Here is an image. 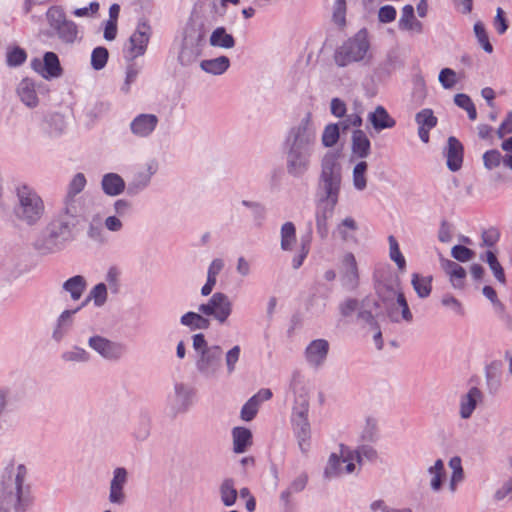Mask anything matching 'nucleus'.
<instances>
[{"label":"nucleus","mask_w":512,"mask_h":512,"mask_svg":"<svg viewBox=\"0 0 512 512\" xmlns=\"http://www.w3.org/2000/svg\"><path fill=\"white\" fill-rule=\"evenodd\" d=\"M27 470L24 465L17 467L15 478L9 477L2 482L0 488V512H8L14 508L23 512L30 502L29 486H24Z\"/></svg>","instance_id":"f257e3e1"},{"label":"nucleus","mask_w":512,"mask_h":512,"mask_svg":"<svg viewBox=\"0 0 512 512\" xmlns=\"http://www.w3.org/2000/svg\"><path fill=\"white\" fill-rule=\"evenodd\" d=\"M377 294L385 305L387 316L392 322L399 323L402 320L411 322L413 320V314L404 293L401 291L398 278L379 283Z\"/></svg>","instance_id":"f03ea898"},{"label":"nucleus","mask_w":512,"mask_h":512,"mask_svg":"<svg viewBox=\"0 0 512 512\" xmlns=\"http://www.w3.org/2000/svg\"><path fill=\"white\" fill-rule=\"evenodd\" d=\"M342 185V167L338 156L333 152L326 153L321 161V172L318 180L319 199L338 204Z\"/></svg>","instance_id":"7ed1b4c3"},{"label":"nucleus","mask_w":512,"mask_h":512,"mask_svg":"<svg viewBox=\"0 0 512 512\" xmlns=\"http://www.w3.org/2000/svg\"><path fill=\"white\" fill-rule=\"evenodd\" d=\"M18 203L15 206L17 218L28 225L37 223L44 214V202L30 186L21 184L16 188Z\"/></svg>","instance_id":"20e7f679"},{"label":"nucleus","mask_w":512,"mask_h":512,"mask_svg":"<svg viewBox=\"0 0 512 512\" xmlns=\"http://www.w3.org/2000/svg\"><path fill=\"white\" fill-rule=\"evenodd\" d=\"M316 145V131L310 117L307 116L301 122L291 128L285 140V151L302 152L312 154Z\"/></svg>","instance_id":"39448f33"},{"label":"nucleus","mask_w":512,"mask_h":512,"mask_svg":"<svg viewBox=\"0 0 512 512\" xmlns=\"http://www.w3.org/2000/svg\"><path fill=\"white\" fill-rule=\"evenodd\" d=\"M309 402L305 396H300L293 407L292 427L298 446L303 453L310 448L311 429L308 420Z\"/></svg>","instance_id":"423d86ee"},{"label":"nucleus","mask_w":512,"mask_h":512,"mask_svg":"<svg viewBox=\"0 0 512 512\" xmlns=\"http://www.w3.org/2000/svg\"><path fill=\"white\" fill-rule=\"evenodd\" d=\"M370 44L366 33L358 32L354 37L344 42L335 52L334 59L338 66L345 67L353 62L364 59Z\"/></svg>","instance_id":"0eeeda50"},{"label":"nucleus","mask_w":512,"mask_h":512,"mask_svg":"<svg viewBox=\"0 0 512 512\" xmlns=\"http://www.w3.org/2000/svg\"><path fill=\"white\" fill-rule=\"evenodd\" d=\"M71 238L70 223L65 220L54 221L49 226L48 235L40 240L36 247L42 253H53L60 250Z\"/></svg>","instance_id":"6e6552de"},{"label":"nucleus","mask_w":512,"mask_h":512,"mask_svg":"<svg viewBox=\"0 0 512 512\" xmlns=\"http://www.w3.org/2000/svg\"><path fill=\"white\" fill-rule=\"evenodd\" d=\"M50 27L56 31L59 39L67 44L74 43L78 38L77 25L66 18L62 8L53 6L46 13Z\"/></svg>","instance_id":"1a4fd4ad"},{"label":"nucleus","mask_w":512,"mask_h":512,"mask_svg":"<svg viewBox=\"0 0 512 512\" xmlns=\"http://www.w3.org/2000/svg\"><path fill=\"white\" fill-rule=\"evenodd\" d=\"M199 312L206 316H213L219 323L226 322L232 312V303L224 293L213 294L207 303L201 304Z\"/></svg>","instance_id":"9d476101"},{"label":"nucleus","mask_w":512,"mask_h":512,"mask_svg":"<svg viewBox=\"0 0 512 512\" xmlns=\"http://www.w3.org/2000/svg\"><path fill=\"white\" fill-rule=\"evenodd\" d=\"M339 274L342 286L353 291L359 286L360 275L357 260L352 252H346L340 259Z\"/></svg>","instance_id":"9b49d317"},{"label":"nucleus","mask_w":512,"mask_h":512,"mask_svg":"<svg viewBox=\"0 0 512 512\" xmlns=\"http://www.w3.org/2000/svg\"><path fill=\"white\" fill-rule=\"evenodd\" d=\"M223 351L218 345L203 351L196 361L197 370L205 377H214L221 367Z\"/></svg>","instance_id":"f8f14e48"},{"label":"nucleus","mask_w":512,"mask_h":512,"mask_svg":"<svg viewBox=\"0 0 512 512\" xmlns=\"http://www.w3.org/2000/svg\"><path fill=\"white\" fill-rule=\"evenodd\" d=\"M89 346L98 352L102 357L109 360L121 358L126 348L123 344L110 341L102 336H93L88 341Z\"/></svg>","instance_id":"ddd939ff"},{"label":"nucleus","mask_w":512,"mask_h":512,"mask_svg":"<svg viewBox=\"0 0 512 512\" xmlns=\"http://www.w3.org/2000/svg\"><path fill=\"white\" fill-rule=\"evenodd\" d=\"M128 482V472L123 467H118L113 471V477L109 486V501L115 505H124L126 502L125 485Z\"/></svg>","instance_id":"4468645a"},{"label":"nucleus","mask_w":512,"mask_h":512,"mask_svg":"<svg viewBox=\"0 0 512 512\" xmlns=\"http://www.w3.org/2000/svg\"><path fill=\"white\" fill-rule=\"evenodd\" d=\"M151 27L143 21L137 25L135 32L130 36L128 51L131 58H136L146 52L150 40Z\"/></svg>","instance_id":"2eb2a0df"},{"label":"nucleus","mask_w":512,"mask_h":512,"mask_svg":"<svg viewBox=\"0 0 512 512\" xmlns=\"http://www.w3.org/2000/svg\"><path fill=\"white\" fill-rule=\"evenodd\" d=\"M31 66L45 79L57 78L62 74L59 58L54 52H46L43 61L37 58L33 59Z\"/></svg>","instance_id":"dca6fc26"},{"label":"nucleus","mask_w":512,"mask_h":512,"mask_svg":"<svg viewBox=\"0 0 512 512\" xmlns=\"http://www.w3.org/2000/svg\"><path fill=\"white\" fill-rule=\"evenodd\" d=\"M175 393L170 399L174 414L185 413L192 405L195 389L184 383L175 384Z\"/></svg>","instance_id":"f3484780"},{"label":"nucleus","mask_w":512,"mask_h":512,"mask_svg":"<svg viewBox=\"0 0 512 512\" xmlns=\"http://www.w3.org/2000/svg\"><path fill=\"white\" fill-rule=\"evenodd\" d=\"M343 461L347 462L346 472L352 473L355 470V463H361L363 459L375 461L377 459V451L370 445H362L358 449L352 451L346 446H342Z\"/></svg>","instance_id":"a211bd4d"},{"label":"nucleus","mask_w":512,"mask_h":512,"mask_svg":"<svg viewBox=\"0 0 512 512\" xmlns=\"http://www.w3.org/2000/svg\"><path fill=\"white\" fill-rule=\"evenodd\" d=\"M286 170L289 175L300 178L305 175L311 166L312 154L285 151Z\"/></svg>","instance_id":"6ab92c4d"},{"label":"nucleus","mask_w":512,"mask_h":512,"mask_svg":"<svg viewBox=\"0 0 512 512\" xmlns=\"http://www.w3.org/2000/svg\"><path fill=\"white\" fill-rule=\"evenodd\" d=\"M329 342L325 339L313 340L305 349V359L307 363L314 367L320 368L326 361L329 352Z\"/></svg>","instance_id":"aec40b11"},{"label":"nucleus","mask_w":512,"mask_h":512,"mask_svg":"<svg viewBox=\"0 0 512 512\" xmlns=\"http://www.w3.org/2000/svg\"><path fill=\"white\" fill-rule=\"evenodd\" d=\"M337 204L318 200L316 211V229L320 238L325 239L328 236V220L333 216Z\"/></svg>","instance_id":"412c9836"},{"label":"nucleus","mask_w":512,"mask_h":512,"mask_svg":"<svg viewBox=\"0 0 512 512\" xmlns=\"http://www.w3.org/2000/svg\"><path fill=\"white\" fill-rule=\"evenodd\" d=\"M483 401V393L478 387H471L468 392L460 397L459 414L464 420L469 419L478 403Z\"/></svg>","instance_id":"4be33fe9"},{"label":"nucleus","mask_w":512,"mask_h":512,"mask_svg":"<svg viewBox=\"0 0 512 512\" xmlns=\"http://www.w3.org/2000/svg\"><path fill=\"white\" fill-rule=\"evenodd\" d=\"M272 397V391L267 388L260 389L252 396L241 409V418L244 421H251L255 418L262 402Z\"/></svg>","instance_id":"5701e85b"},{"label":"nucleus","mask_w":512,"mask_h":512,"mask_svg":"<svg viewBox=\"0 0 512 512\" xmlns=\"http://www.w3.org/2000/svg\"><path fill=\"white\" fill-rule=\"evenodd\" d=\"M158 118L154 114H139L130 124L132 133L138 137H148L156 128Z\"/></svg>","instance_id":"b1692460"},{"label":"nucleus","mask_w":512,"mask_h":512,"mask_svg":"<svg viewBox=\"0 0 512 512\" xmlns=\"http://www.w3.org/2000/svg\"><path fill=\"white\" fill-rule=\"evenodd\" d=\"M464 148L462 143L455 137L448 138L445 155L448 168L455 172L462 167Z\"/></svg>","instance_id":"393cba45"},{"label":"nucleus","mask_w":512,"mask_h":512,"mask_svg":"<svg viewBox=\"0 0 512 512\" xmlns=\"http://www.w3.org/2000/svg\"><path fill=\"white\" fill-rule=\"evenodd\" d=\"M415 121L418 125V135L419 138L424 142H429V132L433 129L437 123L438 119L434 116V113L431 109H423L418 112L415 116Z\"/></svg>","instance_id":"a878e982"},{"label":"nucleus","mask_w":512,"mask_h":512,"mask_svg":"<svg viewBox=\"0 0 512 512\" xmlns=\"http://www.w3.org/2000/svg\"><path fill=\"white\" fill-rule=\"evenodd\" d=\"M352 154L357 158H367L371 153V142L366 133L361 129H356L351 137Z\"/></svg>","instance_id":"bb28decb"},{"label":"nucleus","mask_w":512,"mask_h":512,"mask_svg":"<svg viewBox=\"0 0 512 512\" xmlns=\"http://www.w3.org/2000/svg\"><path fill=\"white\" fill-rule=\"evenodd\" d=\"M368 120L377 132L391 129L396 125V120L381 105H378L373 112L368 114Z\"/></svg>","instance_id":"cd10ccee"},{"label":"nucleus","mask_w":512,"mask_h":512,"mask_svg":"<svg viewBox=\"0 0 512 512\" xmlns=\"http://www.w3.org/2000/svg\"><path fill=\"white\" fill-rule=\"evenodd\" d=\"M17 94L20 100L28 107H36L39 103L36 84L30 78H24L20 81L17 87Z\"/></svg>","instance_id":"c85d7f7f"},{"label":"nucleus","mask_w":512,"mask_h":512,"mask_svg":"<svg viewBox=\"0 0 512 512\" xmlns=\"http://www.w3.org/2000/svg\"><path fill=\"white\" fill-rule=\"evenodd\" d=\"M398 27L403 31H410L415 33L423 32V24L415 17L414 7L412 5L408 4L402 8Z\"/></svg>","instance_id":"c756f323"},{"label":"nucleus","mask_w":512,"mask_h":512,"mask_svg":"<svg viewBox=\"0 0 512 512\" xmlns=\"http://www.w3.org/2000/svg\"><path fill=\"white\" fill-rule=\"evenodd\" d=\"M233 450L235 453L246 452L253 443L252 433L248 428L235 427L232 430Z\"/></svg>","instance_id":"7c9ffc66"},{"label":"nucleus","mask_w":512,"mask_h":512,"mask_svg":"<svg viewBox=\"0 0 512 512\" xmlns=\"http://www.w3.org/2000/svg\"><path fill=\"white\" fill-rule=\"evenodd\" d=\"M442 267L444 271L450 276V281L454 288H462L466 278V270L458 263L443 259Z\"/></svg>","instance_id":"2f4dec72"},{"label":"nucleus","mask_w":512,"mask_h":512,"mask_svg":"<svg viewBox=\"0 0 512 512\" xmlns=\"http://www.w3.org/2000/svg\"><path fill=\"white\" fill-rule=\"evenodd\" d=\"M86 185V178L83 173H77L68 186V194H67V203L65 212L67 215L74 216L76 212V208L69 204L72 201V198L80 193Z\"/></svg>","instance_id":"473e14b6"},{"label":"nucleus","mask_w":512,"mask_h":512,"mask_svg":"<svg viewBox=\"0 0 512 512\" xmlns=\"http://www.w3.org/2000/svg\"><path fill=\"white\" fill-rule=\"evenodd\" d=\"M342 446L343 445L340 446V456H338L336 453H332L330 455L327 466L324 471L325 477L333 478L340 476L342 474H348L346 472L347 462L343 461Z\"/></svg>","instance_id":"72a5a7b5"},{"label":"nucleus","mask_w":512,"mask_h":512,"mask_svg":"<svg viewBox=\"0 0 512 512\" xmlns=\"http://www.w3.org/2000/svg\"><path fill=\"white\" fill-rule=\"evenodd\" d=\"M102 189L107 195L115 196L123 192L124 180L116 173H108L103 176Z\"/></svg>","instance_id":"f704fd0d"},{"label":"nucleus","mask_w":512,"mask_h":512,"mask_svg":"<svg viewBox=\"0 0 512 512\" xmlns=\"http://www.w3.org/2000/svg\"><path fill=\"white\" fill-rule=\"evenodd\" d=\"M428 473L431 475L430 488L434 492H439L442 489L443 483L446 479V471L443 460H436L434 465L428 468Z\"/></svg>","instance_id":"c9c22d12"},{"label":"nucleus","mask_w":512,"mask_h":512,"mask_svg":"<svg viewBox=\"0 0 512 512\" xmlns=\"http://www.w3.org/2000/svg\"><path fill=\"white\" fill-rule=\"evenodd\" d=\"M200 66L207 73L220 75L229 68L230 60L226 56H220L214 59L203 60Z\"/></svg>","instance_id":"e433bc0d"},{"label":"nucleus","mask_w":512,"mask_h":512,"mask_svg":"<svg viewBox=\"0 0 512 512\" xmlns=\"http://www.w3.org/2000/svg\"><path fill=\"white\" fill-rule=\"evenodd\" d=\"M180 322L191 330H205L210 327V320L195 312H187L181 317Z\"/></svg>","instance_id":"4c0bfd02"},{"label":"nucleus","mask_w":512,"mask_h":512,"mask_svg":"<svg viewBox=\"0 0 512 512\" xmlns=\"http://www.w3.org/2000/svg\"><path fill=\"white\" fill-rule=\"evenodd\" d=\"M63 288L70 293L73 300H78L86 288V280L81 275L73 276L64 282Z\"/></svg>","instance_id":"58836bf2"},{"label":"nucleus","mask_w":512,"mask_h":512,"mask_svg":"<svg viewBox=\"0 0 512 512\" xmlns=\"http://www.w3.org/2000/svg\"><path fill=\"white\" fill-rule=\"evenodd\" d=\"M432 277H424L418 273L412 275V286L420 298H427L432 291Z\"/></svg>","instance_id":"ea45409f"},{"label":"nucleus","mask_w":512,"mask_h":512,"mask_svg":"<svg viewBox=\"0 0 512 512\" xmlns=\"http://www.w3.org/2000/svg\"><path fill=\"white\" fill-rule=\"evenodd\" d=\"M341 239L345 242L355 240L354 233L358 230V224L352 217L343 219L336 228Z\"/></svg>","instance_id":"a19ab883"},{"label":"nucleus","mask_w":512,"mask_h":512,"mask_svg":"<svg viewBox=\"0 0 512 512\" xmlns=\"http://www.w3.org/2000/svg\"><path fill=\"white\" fill-rule=\"evenodd\" d=\"M238 492L233 479H225L220 485L221 501L225 506H232L237 500Z\"/></svg>","instance_id":"79ce46f5"},{"label":"nucleus","mask_w":512,"mask_h":512,"mask_svg":"<svg viewBox=\"0 0 512 512\" xmlns=\"http://www.w3.org/2000/svg\"><path fill=\"white\" fill-rule=\"evenodd\" d=\"M210 44L217 47L232 48L235 45V40L231 34L226 33L223 27H219L212 32Z\"/></svg>","instance_id":"37998d69"},{"label":"nucleus","mask_w":512,"mask_h":512,"mask_svg":"<svg viewBox=\"0 0 512 512\" xmlns=\"http://www.w3.org/2000/svg\"><path fill=\"white\" fill-rule=\"evenodd\" d=\"M296 242V228L292 222H286L281 227V248L285 251L292 250Z\"/></svg>","instance_id":"c03bdc74"},{"label":"nucleus","mask_w":512,"mask_h":512,"mask_svg":"<svg viewBox=\"0 0 512 512\" xmlns=\"http://www.w3.org/2000/svg\"><path fill=\"white\" fill-rule=\"evenodd\" d=\"M373 308H378V302L375 299L369 297L363 299L359 307L358 318L365 323L373 324L375 320Z\"/></svg>","instance_id":"a18cd8bd"},{"label":"nucleus","mask_w":512,"mask_h":512,"mask_svg":"<svg viewBox=\"0 0 512 512\" xmlns=\"http://www.w3.org/2000/svg\"><path fill=\"white\" fill-rule=\"evenodd\" d=\"M367 170L368 164L365 161H360L353 169V185L359 191L367 187Z\"/></svg>","instance_id":"49530a36"},{"label":"nucleus","mask_w":512,"mask_h":512,"mask_svg":"<svg viewBox=\"0 0 512 512\" xmlns=\"http://www.w3.org/2000/svg\"><path fill=\"white\" fill-rule=\"evenodd\" d=\"M501 362L493 361L486 368V380L490 389L497 390L500 387Z\"/></svg>","instance_id":"de8ad7c7"},{"label":"nucleus","mask_w":512,"mask_h":512,"mask_svg":"<svg viewBox=\"0 0 512 512\" xmlns=\"http://www.w3.org/2000/svg\"><path fill=\"white\" fill-rule=\"evenodd\" d=\"M80 308H77L75 310H65L58 319L57 328L55 329L53 333V337L59 341L63 337V335L66 332V328L71 324L72 322V315L75 314Z\"/></svg>","instance_id":"09e8293b"},{"label":"nucleus","mask_w":512,"mask_h":512,"mask_svg":"<svg viewBox=\"0 0 512 512\" xmlns=\"http://www.w3.org/2000/svg\"><path fill=\"white\" fill-rule=\"evenodd\" d=\"M486 262L488 263L490 269L492 270L495 278L503 285L506 284V276L503 267L499 263L496 255L492 251L486 252Z\"/></svg>","instance_id":"8fccbe9b"},{"label":"nucleus","mask_w":512,"mask_h":512,"mask_svg":"<svg viewBox=\"0 0 512 512\" xmlns=\"http://www.w3.org/2000/svg\"><path fill=\"white\" fill-rule=\"evenodd\" d=\"M199 55V50L193 45L189 46L188 39L185 38L182 49L179 53L178 59L182 65H189L193 63Z\"/></svg>","instance_id":"3c124183"},{"label":"nucleus","mask_w":512,"mask_h":512,"mask_svg":"<svg viewBox=\"0 0 512 512\" xmlns=\"http://www.w3.org/2000/svg\"><path fill=\"white\" fill-rule=\"evenodd\" d=\"M340 127L338 124H328L322 134V144L325 147L334 146L339 139Z\"/></svg>","instance_id":"603ef678"},{"label":"nucleus","mask_w":512,"mask_h":512,"mask_svg":"<svg viewBox=\"0 0 512 512\" xmlns=\"http://www.w3.org/2000/svg\"><path fill=\"white\" fill-rule=\"evenodd\" d=\"M390 246V258L397 264L398 268L403 271L406 267V261L402 255L399 244L394 236L388 238Z\"/></svg>","instance_id":"864d4df0"},{"label":"nucleus","mask_w":512,"mask_h":512,"mask_svg":"<svg viewBox=\"0 0 512 512\" xmlns=\"http://www.w3.org/2000/svg\"><path fill=\"white\" fill-rule=\"evenodd\" d=\"M108 60V50L105 47H97L91 55V65L95 70L105 67Z\"/></svg>","instance_id":"5fc2aeb1"},{"label":"nucleus","mask_w":512,"mask_h":512,"mask_svg":"<svg viewBox=\"0 0 512 512\" xmlns=\"http://www.w3.org/2000/svg\"><path fill=\"white\" fill-rule=\"evenodd\" d=\"M27 54L24 49L15 47L7 52V64L10 67L20 66L26 61Z\"/></svg>","instance_id":"6e6d98bb"},{"label":"nucleus","mask_w":512,"mask_h":512,"mask_svg":"<svg viewBox=\"0 0 512 512\" xmlns=\"http://www.w3.org/2000/svg\"><path fill=\"white\" fill-rule=\"evenodd\" d=\"M501 161H503V157L496 149L488 150L483 155L484 166L489 170L498 167Z\"/></svg>","instance_id":"4d7b16f0"},{"label":"nucleus","mask_w":512,"mask_h":512,"mask_svg":"<svg viewBox=\"0 0 512 512\" xmlns=\"http://www.w3.org/2000/svg\"><path fill=\"white\" fill-rule=\"evenodd\" d=\"M474 31H475V35H476L479 43L483 47V49L486 52L491 53L493 51V47H492L491 43L489 42V38H488V35H487L484 25L481 22H477L474 25Z\"/></svg>","instance_id":"13d9d810"},{"label":"nucleus","mask_w":512,"mask_h":512,"mask_svg":"<svg viewBox=\"0 0 512 512\" xmlns=\"http://www.w3.org/2000/svg\"><path fill=\"white\" fill-rule=\"evenodd\" d=\"M362 117L358 113H352L347 115L342 121L338 123L340 130L343 133L347 132L351 127L359 128L362 126Z\"/></svg>","instance_id":"bf43d9fd"},{"label":"nucleus","mask_w":512,"mask_h":512,"mask_svg":"<svg viewBox=\"0 0 512 512\" xmlns=\"http://www.w3.org/2000/svg\"><path fill=\"white\" fill-rule=\"evenodd\" d=\"M346 1L345 0H336L333 6V21L339 25L343 26L346 22Z\"/></svg>","instance_id":"052dcab7"},{"label":"nucleus","mask_w":512,"mask_h":512,"mask_svg":"<svg viewBox=\"0 0 512 512\" xmlns=\"http://www.w3.org/2000/svg\"><path fill=\"white\" fill-rule=\"evenodd\" d=\"M451 255L460 262H467L474 258L475 252L463 245H456L452 248Z\"/></svg>","instance_id":"680f3d73"},{"label":"nucleus","mask_w":512,"mask_h":512,"mask_svg":"<svg viewBox=\"0 0 512 512\" xmlns=\"http://www.w3.org/2000/svg\"><path fill=\"white\" fill-rule=\"evenodd\" d=\"M89 299H93L96 306H102L107 299V288L104 283L97 284L90 292Z\"/></svg>","instance_id":"e2e57ef3"},{"label":"nucleus","mask_w":512,"mask_h":512,"mask_svg":"<svg viewBox=\"0 0 512 512\" xmlns=\"http://www.w3.org/2000/svg\"><path fill=\"white\" fill-rule=\"evenodd\" d=\"M240 352V347L236 345L226 353L225 362L229 374H232L235 371L236 363L238 362L240 357Z\"/></svg>","instance_id":"0e129e2a"},{"label":"nucleus","mask_w":512,"mask_h":512,"mask_svg":"<svg viewBox=\"0 0 512 512\" xmlns=\"http://www.w3.org/2000/svg\"><path fill=\"white\" fill-rule=\"evenodd\" d=\"M439 81L446 89L454 87L457 82L455 71L450 68L442 69L439 74Z\"/></svg>","instance_id":"69168bd1"},{"label":"nucleus","mask_w":512,"mask_h":512,"mask_svg":"<svg viewBox=\"0 0 512 512\" xmlns=\"http://www.w3.org/2000/svg\"><path fill=\"white\" fill-rule=\"evenodd\" d=\"M63 359L65 361H88L89 354L84 349L75 347L73 350L65 352L63 354Z\"/></svg>","instance_id":"338daca9"},{"label":"nucleus","mask_w":512,"mask_h":512,"mask_svg":"<svg viewBox=\"0 0 512 512\" xmlns=\"http://www.w3.org/2000/svg\"><path fill=\"white\" fill-rule=\"evenodd\" d=\"M397 15L396 9L391 5H385L378 11V19L381 23H391Z\"/></svg>","instance_id":"774afa93"}]
</instances>
